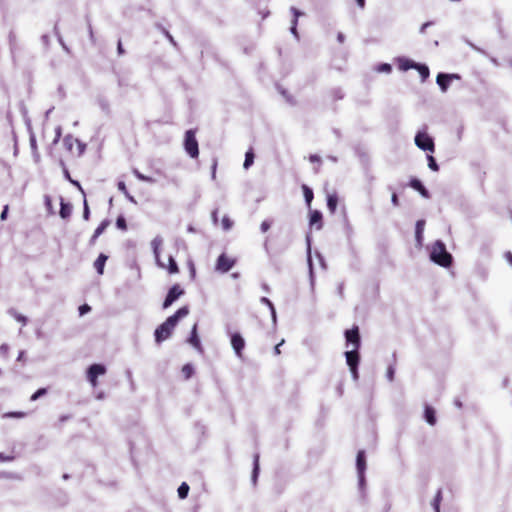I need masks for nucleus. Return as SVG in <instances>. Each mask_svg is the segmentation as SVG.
<instances>
[{
    "instance_id": "f257e3e1",
    "label": "nucleus",
    "mask_w": 512,
    "mask_h": 512,
    "mask_svg": "<svg viewBox=\"0 0 512 512\" xmlns=\"http://www.w3.org/2000/svg\"><path fill=\"white\" fill-rule=\"evenodd\" d=\"M189 314V308L187 306L179 308L173 315L169 316L165 322H163L159 327L155 330V341L157 343H161L162 341L168 339L178 321Z\"/></svg>"
},
{
    "instance_id": "f03ea898",
    "label": "nucleus",
    "mask_w": 512,
    "mask_h": 512,
    "mask_svg": "<svg viewBox=\"0 0 512 512\" xmlns=\"http://www.w3.org/2000/svg\"><path fill=\"white\" fill-rule=\"evenodd\" d=\"M431 260L442 267H449L452 264V255L446 250V246L441 241L433 244L430 254Z\"/></svg>"
},
{
    "instance_id": "7ed1b4c3",
    "label": "nucleus",
    "mask_w": 512,
    "mask_h": 512,
    "mask_svg": "<svg viewBox=\"0 0 512 512\" xmlns=\"http://www.w3.org/2000/svg\"><path fill=\"white\" fill-rule=\"evenodd\" d=\"M62 143L65 150L73 157L81 156L86 148L85 144L71 134L66 135Z\"/></svg>"
},
{
    "instance_id": "20e7f679",
    "label": "nucleus",
    "mask_w": 512,
    "mask_h": 512,
    "mask_svg": "<svg viewBox=\"0 0 512 512\" xmlns=\"http://www.w3.org/2000/svg\"><path fill=\"white\" fill-rule=\"evenodd\" d=\"M184 149L191 158L199 156L198 141L195 136V131L190 129L185 133Z\"/></svg>"
},
{
    "instance_id": "39448f33",
    "label": "nucleus",
    "mask_w": 512,
    "mask_h": 512,
    "mask_svg": "<svg viewBox=\"0 0 512 512\" xmlns=\"http://www.w3.org/2000/svg\"><path fill=\"white\" fill-rule=\"evenodd\" d=\"M415 144L421 150L431 153L435 151L434 140L427 132H418L415 136Z\"/></svg>"
},
{
    "instance_id": "423d86ee",
    "label": "nucleus",
    "mask_w": 512,
    "mask_h": 512,
    "mask_svg": "<svg viewBox=\"0 0 512 512\" xmlns=\"http://www.w3.org/2000/svg\"><path fill=\"white\" fill-rule=\"evenodd\" d=\"M154 244V254L157 261V264L168 271L169 274H177L179 273V267L175 261V259L172 256H169L168 258V265H165L162 263L159 259V244H156V241L153 242Z\"/></svg>"
},
{
    "instance_id": "0eeeda50",
    "label": "nucleus",
    "mask_w": 512,
    "mask_h": 512,
    "mask_svg": "<svg viewBox=\"0 0 512 512\" xmlns=\"http://www.w3.org/2000/svg\"><path fill=\"white\" fill-rule=\"evenodd\" d=\"M106 373V368L102 364H93L88 368L87 371V380L91 384L93 388H96L98 385L97 378L98 376L104 375Z\"/></svg>"
},
{
    "instance_id": "6e6552de",
    "label": "nucleus",
    "mask_w": 512,
    "mask_h": 512,
    "mask_svg": "<svg viewBox=\"0 0 512 512\" xmlns=\"http://www.w3.org/2000/svg\"><path fill=\"white\" fill-rule=\"evenodd\" d=\"M184 294V290L180 287V285L178 284H175L173 285L168 293H167V296L163 302V308H168L169 306L172 305V303L174 301H176L180 296H182Z\"/></svg>"
},
{
    "instance_id": "1a4fd4ad",
    "label": "nucleus",
    "mask_w": 512,
    "mask_h": 512,
    "mask_svg": "<svg viewBox=\"0 0 512 512\" xmlns=\"http://www.w3.org/2000/svg\"><path fill=\"white\" fill-rule=\"evenodd\" d=\"M346 356V362L348 366L350 367L351 372L353 373L354 377H358L357 373V366L359 363V353L358 349H352L351 351H347L345 353Z\"/></svg>"
},
{
    "instance_id": "9d476101",
    "label": "nucleus",
    "mask_w": 512,
    "mask_h": 512,
    "mask_svg": "<svg viewBox=\"0 0 512 512\" xmlns=\"http://www.w3.org/2000/svg\"><path fill=\"white\" fill-rule=\"evenodd\" d=\"M345 338L348 344H352L353 349H359L360 347V334L358 326H354L345 332Z\"/></svg>"
},
{
    "instance_id": "9b49d317",
    "label": "nucleus",
    "mask_w": 512,
    "mask_h": 512,
    "mask_svg": "<svg viewBox=\"0 0 512 512\" xmlns=\"http://www.w3.org/2000/svg\"><path fill=\"white\" fill-rule=\"evenodd\" d=\"M235 264V260L226 254H221L216 262V269L222 273L228 272Z\"/></svg>"
},
{
    "instance_id": "f8f14e48",
    "label": "nucleus",
    "mask_w": 512,
    "mask_h": 512,
    "mask_svg": "<svg viewBox=\"0 0 512 512\" xmlns=\"http://www.w3.org/2000/svg\"><path fill=\"white\" fill-rule=\"evenodd\" d=\"M453 79H460V76L457 74L439 73L437 75L436 82L439 85V87L441 88V90L443 92H445V91H447V89Z\"/></svg>"
},
{
    "instance_id": "ddd939ff",
    "label": "nucleus",
    "mask_w": 512,
    "mask_h": 512,
    "mask_svg": "<svg viewBox=\"0 0 512 512\" xmlns=\"http://www.w3.org/2000/svg\"><path fill=\"white\" fill-rule=\"evenodd\" d=\"M356 467L358 471L359 480L362 483L364 481V472L366 469V456L363 450H360L357 453Z\"/></svg>"
},
{
    "instance_id": "4468645a",
    "label": "nucleus",
    "mask_w": 512,
    "mask_h": 512,
    "mask_svg": "<svg viewBox=\"0 0 512 512\" xmlns=\"http://www.w3.org/2000/svg\"><path fill=\"white\" fill-rule=\"evenodd\" d=\"M231 345H232L235 353L237 354V356L241 357L242 356V350L245 347V341H244V339L242 338V336L240 334L235 333V334L232 335V337H231Z\"/></svg>"
},
{
    "instance_id": "2eb2a0df",
    "label": "nucleus",
    "mask_w": 512,
    "mask_h": 512,
    "mask_svg": "<svg viewBox=\"0 0 512 512\" xmlns=\"http://www.w3.org/2000/svg\"><path fill=\"white\" fill-rule=\"evenodd\" d=\"M322 219L323 217L320 211L312 210L310 212L309 224L310 226H315L317 230H320L323 227Z\"/></svg>"
},
{
    "instance_id": "dca6fc26",
    "label": "nucleus",
    "mask_w": 512,
    "mask_h": 512,
    "mask_svg": "<svg viewBox=\"0 0 512 512\" xmlns=\"http://www.w3.org/2000/svg\"><path fill=\"white\" fill-rule=\"evenodd\" d=\"M409 185L411 188L418 191L424 198L430 197L429 191L424 187V185L421 183L419 179L412 178L409 182Z\"/></svg>"
},
{
    "instance_id": "f3484780",
    "label": "nucleus",
    "mask_w": 512,
    "mask_h": 512,
    "mask_svg": "<svg viewBox=\"0 0 512 512\" xmlns=\"http://www.w3.org/2000/svg\"><path fill=\"white\" fill-rule=\"evenodd\" d=\"M197 323H195L191 329V334L188 338V342L197 350L202 351V345L197 333Z\"/></svg>"
},
{
    "instance_id": "a211bd4d",
    "label": "nucleus",
    "mask_w": 512,
    "mask_h": 512,
    "mask_svg": "<svg viewBox=\"0 0 512 512\" xmlns=\"http://www.w3.org/2000/svg\"><path fill=\"white\" fill-rule=\"evenodd\" d=\"M416 64H417L416 62H414L413 60L408 59V58H399L398 59V67L402 71H407L409 69H415Z\"/></svg>"
},
{
    "instance_id": "6ab92c4d",
    "label": "nucleus",
    "mask_w": 512,
    "mask_h": 512,
    "mask_svg": "<svg viewBox=\"0 0 512 512\" xmlns=\"http://www.w3.org/2000/svg\"><path fill=\"white\" fill-rule=\"evenodd\" d=\"M108 257L101 253L98 258L94 262V267L97 270L98 274L102 275L104 272V266L107 261Z\"/></svg>"
},
{
    "instance_id": "aec40b11",
    "label": "nucleus",
    "mask_w": 512,
    "mask_h": 512,
    "mask_svg": "<svg viewBox=\"0 0 512 512\" xmlns=\"http://www.w3.org/2000/svg\"><path fill=\"white\" fill-rule=\"evenodd\" d=\"M60 216L63 218V219H67L70 217L71 213H72V206L70 203H66L63 201V199L61 200V204H60Z\"/></svg>"
},
{
    "instance_id": "412c9836",
    "label": "nucleus",
    "mask_w": 512,
    "mask_h": 512,
    "mask_svg": "<svg viewBox=\"0 0 512 512\" xmlns=\"http://www.w3.org/2000/svg\"><path fill=\"white\" fill-rule=\"evenodd\" d=\"M110 222L108 220H104L100 223V225L95 229L91 242L94 243L96 239L105 231V229L109 226Z\"/></svg>"
},
{
    "instance_id": "4be33fe9",
    "label": "nucleus",
    "mask_w": 512,
    "mask_h": 512,
    "mask_svg": "<svg viewBox=\"0 0 512 512\" xmlns=\"http://www.w3.org/2000/svg\"><path fill=\"white\" fill-rule=\"evenodd\" d=\"M424 415H425L426 421L430 425H435L436 424V415H435L434 408H432L431 406H426L425 407Z\"/></svg>"
},
{
    "instance_id": "5701e85b",
    "label": "nucleus",
    "mask_w": 512,
    "mask_h": 512,
    "mask_svg": "<svg viewBox=\"0 0 512 512\" xmlns=\"http://www.w3.org/2000/svg\"><path fill=\"white\" fill-rule=\"evenodd\" d=\"M338 205V197L335 194H330L327 197V207L331 213L336 211Z\"/></svg>"
},
{
    "instance_id": "b1692460",
    "label": "nucleus",
    "mask_w": 512,
    "mask_h": 512,
    "mask_svg": "<svg viewBox=\"0 0 512 512\" xmlns=\"http://www.w3.org/2000/svg\"><path fill=\"white\" fill-rule=\"evenodd\" d=\"M415 69L419 72L422 82H424L430 75L429 68L425 64L417 63Z\"/></svg>"
},
{
    "instance_id": "393cba45",
    "label": "nucleus",
    "mask_w": 512,
    "mask_h": 512,
    "mask_svg": "<svg viewBox=\"0 0 512 512\" xmlns=\"http://www.w3.org/2000/svg\"><path fill=\"white\" fill-rule=\"evenodd\" d=\"M254 158H255V155H254V151H253V148H250L246 153H245V160H244V163H243V167L245 169H248L250 166L253 165L254 163Z\"/></svg>"
},
{
    "instance_id": "a878e982",
    "label": "nucleus",
    "mask_w": 512,
    "mask_h": 512,
    "mask_svg": "<svg viewBox=\"0 0 512 512\" xmlns=\"http://www.w3.org/2000/svg\"><path fill=\"white\" fill-rule=\"evenodd\" d=\"M291 12L293 13V16H294V19L292 21L291 32L293 34L297 35L296 26H297L298 18L302 15V13L295 7L291 8Z\"/></svg>"
},
{
    "instance_id": "bb28decb",
    "label": "nucleus",
    "mask_w": 512,
    "mask_h": 512,
    "mask_svg": "<svg viewBox=\"0 0 512 512\" xmlns=\"http://www.w3.org/2000/svg\"><path fill=\"white\" fill-rule=\"evenodd\" d=\"M302 190H303L305 201H306L307 205L310 207L311 202L314 197L313 191L307 185H303Z\"/></svg>"
},
{
    "instance_id": "cd10ccee",
    "label": "nucleus",
    "mask_w": 512,
    "mask_h": 512,
    "mask_svg": "<svg viewBox=\"0 0 512 512\" xmlns=\"http://www.w3.org/2000/svg\"><path fill=\"white\" fill-rule=\"evenodd\" d=\"M189 485L186 482H183L178 488V496L180 499H185L189 493Z\"/></svg>"
},
{
    "instance_id": "c85d7f7f",
    "label": "nucleus",
    "mask_w": 512,
    "mask_h": 512,
    "mask_svg": "<svg viewBox=\"0 0 512 512\" xmlns=\"http://www.w3.org/2000/svg\"><path fill=\"white\" fill-rule=\"evenodd\" d=\"M424 225H425L424 220H419V221H417V223H416V231H415V234H416V239H417V241H418L419 243H420V242H421V240H422V233H423Z\"/></svg>"
},
{
    "instance_id": "c756f323",
    "label": "nucleus",
    "mask_w": 512,
    "mask_h": 512,
    "mask_svg": "<svg viewBox=\"0 0 512 512\" xmlns=\"http://www.w3.org/2000/svg\"><path fill=\"white\" fill-rule=\"evenodd\" d=\"M181 372H182L184 378L187 380V379L191 378L192 375L194 374V368L191 364H185L182 367Z\"/></svg>"
},
{
    "instance_id": "7c9ffc66",
    "label": "nucleus",
    "mask_w": 512,
    "mask_h": 512,
    "mask_svg": "<svg viewBox=\"0 0 512 512\" xmlns=\"http://www.w3.org/2000/svg\"><path fill=\"white\" fill-rule=\"evenodd\" d=\"M30 146H31L33 155L35 157V160L38 162L39 159H40V155L38 153V146H37V142H36L35 136H31L30 137Z\"/></svg>"
},
{
    "instance_id": "2f4dec72",
    "label": "nucleus",
    "mask_w": 512,
    "mask_h": 512,
    "mask_svg": "<svg viewBox=\"0 0 512 512\" xmlns=\"http://www.w3.org/2000/svg\"><path fill=\"white\" fill-rule=\"evenodd\" d=\"M442 500V492L441 490H438L434 499H433V502H432V505L435 509V512H440V502Z\"/></svg>"
},
{
    "instance_id": "473e14b6",
    "label": "nucleus",
    "mask_w": 512,
    "mask_h": 512,
    "mask_svg": "<svg viewBox=\"0 0 512 512\" xmlns=\"http://www.w3.org/2000/svg\"><path fill=\"white\" fill-rule=\"evenodd\" d=\"M221 224L224 230H229L233 226V221L229 218V216L225 215L222 217Z\"/></svg>"
},
{
    "instance_id": "72a5a7b5",
    "label": "nucleus",
    "mask_w": 512,
    "mask_h": 512,
    "mask_svg": "<svg viewBox=\"0 0 512 512\" xmlns=\"http://www.w3.org/2000/svg\"><path fill=\"white\" fill-rule=\"evenodd\" d=\"M48 390L46 388H39L34 394L31 395L30 400L36 401L40 397L46 395Z\"/></svg>"
},
{
    "instance_id": "f704fd0d",
    "label": "nucleus",
    "mask_w": 512,
    "mask_h": 512,
    "mask_svg": "<svg viewBox=\"0 0 512 512\" xmlns=\"http://www.w3.org/2000/svg\"><path fill=\"white\" fill-rule=\"evenodd\" d=\"M427 160H428V167L431 170H433V171H438L439 170V166L436 163V160H435V158L432 155H428L427 156Z\"/></svg>"
},
{
    "instance_id": "c9c22d12",
    "label": "nucleus",
    "mask_w": 512,
    "mask_h": 512,
    "mask_svg": "<svg viewBox=\"0 0 512 512\" xmlns=\"http://www.w3.org/2000/svg\"><path fill=\"white\" fill-rule=\"evenodd\" d=\"M259 472V455H254V468H253V479L256 480Z\"/></svg>"
},
{
    "instance_id": "e433bc0d",
    "label": "nucleus",
    "mask_w": 512,
    "mask_h": 512,
    "mask_svg": "<svg viewBox=\"0 0 512 512\" xmlns=\"http://www.w3.org/2000/svg\"><path fill=\"white\" fill-rule=\"evenodd\" d=\"M116 226L121 230L127 229L126 220L123 216H119L116 220Z\"/></svg>"
},
{
    "instance_id": "4c0bfd02",
    "label": "nucleus",
    "mask_w": 512,
    "mask_h": 512,
    "mask_svg": "<svg viewBox=\"0 0 512 512\" xmlns=\"http://www.w3.org/2000/svg\"><path fill=\"white\" fill-rule=\"evenodd\" d=\"M188 267H189V271H190V277L191 279H195V276H196V269H195V265L193 263L192 260H190L188 262Z\"/></svg>"
},
{
    "instance_id": "58836bf2",
    "label": "nucleus",
    "mask_w": 512,
    "mask_h": 512,
    "mask_svg": "<svg viewBox=\"0 0 512 512\" xmlns=\"http://www.w3.org/2000/svg\"><path fill=\"white\" fill-rule=\"evenodd\" d=\"M117 188H118V190H119V191H121L123 194L128 195V190H127V187H126L125 182H123V181H119V182L117 183Z\"/></svg>"
},
{
    "instance_id": "ea45409f",
    "label": "nucleus",
    "mask_w": 512,
    "mask_h": 512,
    "mask_svg": "<svg viewBox=\"0 0 512 512\" xmlns=\"http://www.w3.org/2000/svg\"><path fill=\"white\" fill-rule=\"evenodd\" d=\"M271 227V221H268V220H264L262 223H261V231L263 233L267 232Z\"/></svg>"
},
{
    "instance_id": "a19ab883",
    "label": "nucleus",
    "mask_w": 512,
    "mask_h": 512,
    "mask_svg": "<svg viewBox=\"0 0 512 512\" xmlns=\"http://www.w3.org/2000/svg\"><path fill=\"white\" fill-rule=\"evenodd\" d=\"M91 310V307L88 304H83L79 307V314L82 316L88 313Z\"/></svg>"
},
{
    "instance_id": "79ce46f5",
    "label": "nucleus",
    "mask_w": 512,
    "mask_h": 512,
    "mask_svg": "<svg viewBox=\"0 0 512 512\" xmlns=\"http://www.w3.org/2000/svg\"><path fill=\"white\" fill-rule=\"evenodd\" d=\"M25 415H26L25 412H10V413L6 414V416L13 417V418H23V417H25Z\"/></svg>"
},
{
    "instance_id": "37998d69",
    "label": "nucleus",
    "mask_w": 512,
    "mask_h": 512,
    "mask_svg": "<svg viewBox=\"0 0 512 512\" xmlns=\"http://www.w3.org/2000/svg\"><path fill=\"white\" fill-rule=\"evenodd\" d=\"M134 175L141 181H151L149 177L141 174L138 170H134Z\"/></svg>"
},
{
    "instance_id": "c03bdc74",
    "label": "nucleus",
    "mask_w": 512,
    "mask_h": 512,
    "mask_svg": "<svg viewBox=\"0 0 512 512\" xmlns=\"http://www.w3.org/2000/svg\"><path fill=\"white\" fill-rule=\"evenodd\" d=\"M8 211H9V206L8 205H5L2 212H1V215H0V219L2 221H5L8 217Z\"/></svg>"
},
{
    "instance_id": "a18cd8bd",
    "label": "nucleus",
    "mask_w": 512,
    "mask_h": 512,
    "mask_svg": "<svg viewBox=\"0 0 512 512\" xmlns=\"http://www.w3.org/2000/svg\"><path fill=\"white\" fill-rule=\"evenodd\" d=\"M61 165H62L63 172H64L66 179H68L69 181H72V179L70 177V173H69L67 167L65 166V164L63 162H61Z\"/></svg>"
},
{
    "instance_id": "49530a36",
    "label": "nucleus",
    "mask_w": 512,
    "mask_h": 512,
    "mask_svg": "<svg viewBox=\"0 0 512 512\" xmlns=\"http://www.w3.org/2000/svg\"><path fill=\"white\" fill-rule=\"evenodd\" d=\"M309 160H310V162H313V163L314 162L321 163V158L316 154L310 155Z\"/></svg>"
},
{
    "instance_id": "de8ad7c7",
    "label": "nucleus",
    "mask_w": 512,
    "mask_h": 512,
    "mask_svg": "<svg viewBox=\"0 0 512 512\" xmlns=\"http://www.w3.org/2000/svg\"><path fill=\"white\" fill-rule=\"evenodd\" d=\"M83 217L84 219L88 220L89 218V208H88V205H87V202L85 201L84 202V212H83Z\"/></svg>"
},
{
    "instance_id": "09e8293b",
    "label": "nucleus",
    "mask_w": 512,
    "mask_h": 512,
    "mask_svg": "<svg viewBox=\"0 0 512 512\" xmlns=\"http://www.w3.org/2000/svg\"><path fill=\"white\" fill-rule=\"evenodd\" d=\"M379 70L383 72H390L391 66L389 64H382Z\"/></svg>"
},
{
    "instance_id": "8fccbe9b",
    "label": "nucleus",
    "mask_w": 512,
    "mask_h": 512,
    "mask_svg": "<svg viewBox=\"0 0 512 512\" xmlns=\"http://www.w3.org/2000/svg\"><path fill=\"white\" fill-rule=\"evenodd\" d=\"M391 201H392V203H393L395 206H398V205H399V199H398V195H397L396 193H393V194H392Z\"/></svg>"
},
{
    "instance_id": "3c124183",
    "label": "nucleus",
    "mask_w": 512,
    "mask_h": 512,
    "mask_svg": "<svg viewBox=\"0 0 512 512\" xmlns=\"http://www.w3.org/2000/svg\"><path fill=\"white\" fill-rule=\"evenodd\" d=\"M117 50H118L119 55H123L125 53V50L123 49L121 41L118 42Z\"/></svg>"
},
{
    "instance_id": "603ef678",
    "label": "nucleus",
    "mask_w": 512,
    "mask_h": 512,
    "mask_svg": "<svg viewBox=\"0 0 512 512\" xmlns=\"http://www.w3.org/2000/svg\"><path fill=\"white\" fill-rule=\"evenodd\" d=\"M283 340L275 346L274 352L276 355H279L281 353L280 346L283 344Z\"/></svg>"
},
{
    "instance_id": "864d4df0",
    "label": "nucleus",
    "mask_w": 512,
    "mask_h": 512,
    "mask_svg": "<svg viewBox=\"0 0 512 512\" xmlns=\"http://www.w3.org/2000/svg\"><path fill=\"white\" fill-rule=\"evenodd\" d=\"M0 460L1 461H11V460H13V457L5 456L2 453H0Z\"/></svg>"
},
{
    "instance_id": "5fc2aeb1",
    "label": "nucleus",
    "mask_w": 512,
    "mask_h": 512,
    "mask_svg": "<svg viewBox=\"0 0 512 512\" xmlns=\"http://www.w3.org/2000/svg\"><path fill=\"white\" fill-rule=\"evenodd\" d=\"M358 7L363 9L365 7V0H355Z\"/></svg>"
},
{
    "instance_id": "6e6d98bb",
    "label": "nucleus",
    "mask_w": 512,
    "mask_h": 512,
    "mask_svg": "<svg viewBox=\"0 0 512 512\" xmlns=\"http://www.w3.org/2000/svg\"><path fill=\"white\" fill-rule=\"evenodd\" d=\"M337 40L339 41V43H343L344 40H345V36L343 35V33H338L337 35Z\"/></svg>"
},
{
    "instance_id": "4d7b16f0",
    "label": "nucleus",
    "mask_w": 512,
    "mask_h": 512,
    "mask_svg": "<svg viewBox=\"0 0 512 512\" xmlns=\"http://www.w3.org/2000/svg\"><path fill=\"white\" fill-rule=\"evenodd\" d=\"M430 25H431V23H430V22H426V23H424V24L421 26L420 32H421V33H424V32H425V30H426V28H427L428 26H430Z\"/></svg>"
},
{
    "instance_id": "13d9d810",
    "label": "nucleus",
    "mask_w": 512,
    "mask_h": 512,
    "mask_svg": "<svg viewBox=\"0 0 512 512\" xmlns=\"http://www.w3.org/2000/svg\"><path fill=\"white\" fill-rule=\"evenodd\" d=\"M506 259L512 265V253L511 252L506 253Z\"/></svg>"
},
{
    "instance_id": "bf43d9fd",
    "label": "nucleus",
    "mask_w": 512,
    "mask_h": 512,
    "mask_svg": "<svg viewBox=\"0 0 512 512\" xmlns=\"http://www.w3.org/2000/svg\"><path fill=\"white\" fill-rule=\"evenodd\" d=\"M16 319L18 321L22 322L23 324L26 323V318L24 316H22V315L17 316Z\"/></svg>"
},
{
    "instance_id": "052dcab7",
    "label": "nucleus",
    "mask_w": 512,
    "mask_h": 512,
    "mask_svg": "<svg viewBox=\"0 0 512 512\" xmlns=\"http://www.w3.org/2000/svg\"><path fill=\"white\" fill-rule=\"evenodd\" d=\"M262 301H263V302H265V303H267L268 305H270V306L272 307L271 302H270L267 298L263 297V298H262Z\"/></svg>"
},
{
    "instance_id": "680f3d73",
    "label": "nucleus",
    "mask_w": 512,
    "mask_h": 512,
    "mask_svg": "<svg viewBox=\"0 0 512 512\" xmlns=\"http://www.w3.org/2000/svg\"><path fill=\"white\" fill-rule=\"evenodd\" d=\"M212 216H213V218H214V221L216 222V221H217V218H216V211H215V212H213Z\"/></svg>"
},
{
    "instance_id": "e2e57ef3",
    "label": "nucleus",
    "mask_w": 512,
    "mask_h": 512,
    "mask_svg": "<svg viewBox=\"0 0 512 512\" xmlns=\"http://www.w3.org/2000/svg\"><path fill=\"white\" fill-rule=\"evenodd\" d=\"M389 376H390V379H392V377H393V371L392 370L389 371Z\"/></svg>"
}]
</instances>
